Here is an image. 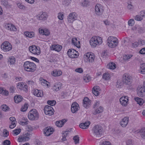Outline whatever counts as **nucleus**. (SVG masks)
<instances>
[{
	"mask_svg": "<svg viewBox=\"0 0 145 145\" xmlns=\"http://www.w3.org/2000/svg\"><path fill=\"white\" fill-rule=\"evenodd\" d=\"M17 88L20 90H22L25 92L27 91V85L23 82H19L17 86Z\"/></svg>",
	"mask_w": 145,
	"mask_h": 145,
	"instance_id": "4468645a",
	"label": "nucleus"
},
{
	"mask_svg": "<svg viewBox=\"0 0 145 145\" xmlns=\"http://www.w3.org/2000/svg\"><path fill=\"white\" fill-rule=\"evenodd\" d=\"M2 110L5 112H7L9 110L10 108L9 107L5 105H2L1 106Z\"/></svg>",
	"mask_w": 145,
	"mask_h": 145,
	"instance_id": "58836bf2",
	"label": "nucleus"
},
{
	"mask_svg": "<svg viewBox=\"0 0 145 145\" xmlns=\"http://www.w3.org/2000/svg\"><path fill=\"white\" fill-rule=\"evenodd\" d=\"M103 129L100 126L97 125L94 126L92 129V133L96 137H99L103 133Z\"/></svg>",
	"mask_w": 145,
	"mask_h": 145,
	"instance_id": "39448f33",
	"label": "nucleus"
},
{
	"mask_svg": "<svg viewBox=\"0 0 145 145\" xmlns=\"http://www.w3.org/2000/svg\"><path fill=\"white\" fill-rule=\"evenodd\" d=\"M92 92L93 94L96 96H98L99 94V91H98L92 90Z\"/></svg>",
	"mask_w": 145,
	"mask_h": 145,
	"instance_id": "774afa93",
	"label": "nucleus"
},
{
	"mask_svg": "<svg viewBox=\"0 0 145 145\" xmlns=\"http://www.w3.org/2000/svg\"><path fill=\"white\" fill-rule=\"evenodd\" d=\"M24 33L25 36H34V33L33 32L25 31Z\"/></svg>",
	"mask_w": 145,
	"mask_h": 145,
	"instance_id": "ea45409f",
	"label": "nucleus"
},
{
	"mask_svg": "<svg viewBox=\"0 0 145 145\" xmlns=\"http://www.w3.org/2000/svg\"><path fill=\"white\" fill-rule=\"evenodd\" d=\"M83 79L86 82H88L91 80V78L87 75L83 77Z\"/></svg>",
	"mask_w": 145,
	"mask_h": 145,
	"instance_id": "8fccbe9b",
	"label": "nucleus"
},
{
	"mask_svg": "<svg viewBox=\"0 0 145 145\" xmlns=\"http://www.w3.org/2000/svg\"><path fill=\"white\" fill-rule=\"evenodd\" d=\"M28 117L29 120H38L39 114L37 110L35 109L31 110L28 113Z\"/></svg>",
	"mask_w": 145,
	"mask_h": 145,
	"instance_id": "20e7f679",
	"label": "nucleus"
},
{
	"mask_svg": "<svg viewBox=\"0 0 145 145\" xmlns=\"http://www.w3.org/2000/svg\"><path fill=\"white\" fill-rule=\"evenodd\" d=\"M118 43V39L116 37H109L107 40V44L111 48L115 47Z\"/></svg>",
	"mask_w": 145,
	"mask_h": 145,
	"instance_id": "7ed1b4c3",
	"label": "nucleus"
},
{
	"mask_svg": "<svg viewBox=\"0 0 145 145\" xmlns=\"http://www.w3.org/2000/svg\"><path fill=\"white\" fill-rule=\"evenodd\" d=\"M23 119L25 120V121H21L20 122L21 123V124L22 125H25L27 124H28L27 119H26L25 120V117H23Z\"/></svg>",
	"mask_w": 145,
	"mask_h": 145,
	"instance_id": "6e6d98bb",
	"label": "nucleus"
},
{
	"mask_svg": "<svg viewBox=\"0 0 145 145\" xmlns=\"http://www.w3.org/2000/svg\"><path fill=\"white\" fill-rule=\"evenodd\" d=\"M53 129L50 127H47L44 130V133L46 136H49L52 134L54 132Z\"/></svg>",
	"mask_w": 145,
	"mask_h": 145,
	"instance_id": "f3484780",
	"label": "nucleus"
},
{
	"mask_svg": "<svg viewBox=\"0 0 145 145\" xmlns=\"http://www.w3.org/2000/svg\"><path fill=\"white\" fill-rule=\"evenodd\" d=\"M1 48L4 52H8L11 50L12 46L7 41L4 42L1 45Z\"/></svg>",
	"mask_w": 145,
	"mask_h": 145,
	"instance_id": "6e6552de",
	"label": "nucleus"
},
{
	"mask_svg": "<svg viewBox=\"0 0 145 145\" xmlns=\"http://www.w3.org/2000/svg\"><path fill=\"white\" fill-rule=\"evenodd\" d=\"M134 99L140 105H142L144 102V100L141 98L136 97L134 98Z\"/></svg>",
	"mask_w": 145,
	"mask_h": 145,
	"instance_id": "f704fd0d",
	"label": "nucleus"
},
{
	"mask_svg": "<svg viewBox=\"0 0 145 145\" xmlns=\"http://www.w3.org/2000/svg\"><path fill=\"white\" fill-rule=\"evenodd\" d=\"M140 28V26L138 25H135V27H133L132 29V30L135 32L137 33V31L138 32V29Z\"/></svg>",
	"mask_w": 145,
	"mask_h": 145,
	"instance_id": "a18cd8bd",
	"label": "nucleus"
},
{
	"mask_svg": "<svg viewBox=\"0 0 145 145\" xmlns=\"http://www.w3.org/2000/svg\"><path fill=\"white\" fill-rule=\"evenodd\" d=\"M9 61L10 62V65H13L15 62V58L14 57H11L9 59Z\"/></svg>",
	"mask_w": 145,
	"mask_h": 145,
	"instance_id": "49530a36",
	"label": "nucleus"
},
{
	"mask_svg": "<svg viewBox=\"0 0 145 145\" xmlns=\"http://www.w3.org/2000/svg\"><path fill=\"white\" fill-rule=\"evenodd\" d=\"M33 94L37 97H41L43 95V92L41 90L36 89L34 90Z\"/></svg>",
	"mask_w": 145,
	"mask_h": 145,
	"instance_id": "c85d7f7f",
	"label": "nucleus"
},
{
	"mask_svg": "<svg viewBox=\"0 0 145 145\" xmlns=\"http://www.w3.org/2000/svg\"><path fill=\"white\" fill-rule=\"evenodd\" d=\"M101 145H112L111 143L109 141H105L102 143Z\"/></svg>",
	"mask_w": 145,
	"mask_h": 145,
	"instance_id": "e2e57ef3",
	"label": "nucleus"
},
{
	"mask_svg": "<svg viewBox=\"0 0 145 145\" xmlns=\"http://www.w3.org/2000/svg\"><path fill=\"white\" fill-rule=\"evenodd\" d=\"M62 74V72L61 70H54L53 71L52 74V75L54 76H59L61 75Z\"/></svg>",
	"mask_w": 145,
	"mask_h": 145,
	"instance_id": "7c9ffc66",
	"label": "nucleus"
},
{
	"mask_svg": "<svg viewBox=\"0 0 145 145\" xmlns=\"http://www.w3.org/2000/svg\"><path fill=\"white\" fill-rule=\"evenodd\" d=\"M138 133H140L141 137L145 139V127L142 128L140 130H138Z\"/></svg>",
	"mask_w": 145,
	"mask_h": 145,
	"instance_id": "473e14b6",
	"label": "nucleus"
},
{
	"mask_svg": "<svg viewBox=\"0 0 145 145\" xmlns=\"http://www.w3.org/2000/svg\"><path fill=\"white\" fill-rule=\"evenodd\" d=\"M21 129H18L14 130L13 131L14 134H15L16 135H17L20 133L21 132Z\"/></svg>",
	"mask_w": 145,
	"mask_h": 145,
	"instance_id": "603ef678",
	"label": "nucleus"
},
{
	"mask_svg": "<svg viewBox=\"0 0 145 145\" xmlns=\"http://www.w3.org/2000/svg\"><path fill=\"white\" fill-rule=\"evenodd\" d=\"M48 16L46 13L40 12L37 16V18L38 19L44 20L47 19Z\"/></svg>",
	"mask_w": 145,
	"mask_h": 145,
	"instance_id": "6ab92c4d",
	"label": "nucleus"
},
{
	"mask_svg": "<svg viewBox=\"0 0 145 145\" xmlns=\"http://www.w3.org/2000/svg\"><path fill=\"white\" fill-rule=\"evenodd\" d=\"M79 108V105L76 102L72 103L71 107V110L73 113H75L77 111Z\"/></svg>",
	"mask_w": 145,
	"mask_h": 145,
	"instance_id": "412c9836",
	"label": "nucleus"
},
{
	"mask_svg": "<svg viewBox=\"0 0 145 145\" xmlns=\"http://www.w3.org/2000/svg\"><path fill=\"white\" fill-rule=\"evenodd\" d=\"M28 108V104L27 103H25L24 105L21 108V111L22 112L25 111Z\"/></svg>",
	"mask_w": 145,
	"mask_h": 145,
	"instance_id": "79ce46f5",
	"label": "nucleus"
},
{
	"mask_svg": "<svg viewBox=\"0 0 145 145\" xmlns=\"http://www.w3.org/2000/svg\"><path fill=\"white\" fill-rule=\"evenodd\" d=\"M39 33L46 36H48L50 34V32L49 30L46 29H42L41 28H40L39 29Z\"/></svg>",
	"mask_w": 145,
	"mask_h": 145,
	"instance_id": "a878e982",
	"label": "nucleus"
},
{
	"mask_svg": "<svg viewBox=\"0 0 145 145\" xmlns=\"http://www.w3.org/2000/svg\"><path fill=\"white\" fill-rule=\"evenodd\" d=\"M77 18L76 14L74 12H72L68 16V21L69 23H72Z\"/></svg>",
	"mask_w": 145,
	"mask_h": 145,
	"instance_id": "ddd939ff",
	"label": "nucleus"
},
{
	"mask_svg": "<svg viewBox=\"0 0 145 145\" xmlns=\"http://www.w3.org/2000/svg\"><path fill=\"white\" fill-rule=\"evenodd\" d=\"M82 5L84 7H87L89 5V2L87 1L84 0L82 2Z\"/></svg>",
	"mask_w": 145,
	"mask_h": 145,
	"instance_id": "5fc2aeb1",
	"label": "nucleus"
},
{
	"mask_svg": "<svg viewBox=\"0 0 145 145\" xmlns=\"http://www.w3.org/2000/svg\"><path fill=\"white\" fill-rule=\"evenodd\" d=\"M72 44L77 48H79L80 47V41L79 39H78L77 38L74 37L72 39Z\"/></svg>",
	"mask_w": 145,
	"mask_h": 145,
	"instance_id": "4be33fe9",
	"label": "nucleus"
},
{
	"mask_svg": "<svg viewBox=\"0 0 145 145\" xmlns=\"http://www.w3.org/2000/svg\"><path fill=\"white\" fill-rule=\"evenodd\" d=\"M64 15L61 13H59L58 14V18L60 20H62L63 19V17H64Z\"/></svg>",
	"mask_w": 145,
	"mask_h": 145,
	"instance_id": "680f3d73",
	"label": "nucleus"
},
{
	"mask_svg": "<svg viewBox=\"0 0 145 145\" xmlns=\"http://www.w3.org/2000/svg\"><path fill=\"white\" fill-rule=\"evenodd\" d=\"M140 73L142 74L145 73V63H142L140 67Z\"/></svg>",
	"mask_w": 145,
	"mask_h": 145,
	"instance_id": "4c0bfd02",
	"label": "nucleus"
},
{
	"mask_svg": "<svg viewBox=\"0 0 145 145\" xmlns=\"http://www.w3.org/2000/svg\"><path fill=\"white\" fill-rule=\"evenodd\" d=\"M49 83L46 80H45L43 79L42 80H40V83L43 86H45L46 83Z\"/></svg>",
	"mask_w": 145,
	"mask_h": 145,
	"instance_id": "13d9d810",
	"label": "nucleus"
},
{
	"mask_svg": "<svg viewBox=\"0 0 145 145\" xmlns=\"http://www.w3.org/2000/svg\"><path fill=\"white\" fill-rule=\"evenodd\" d=\"M137 93L139 96L142 97H143L145 95V89L143 86L138 87V89Z\"/></svg>",
	"mask_w": 145,
	"mask_h": 145,
	"instance_id": "aec40b11",
	"label": "nucleus"
},
{
	"mask_svg": "<svg viewBox=\"0 0 145 145\" xmlns=\"http://www.w3.org/2000/svg\"><path fill=\"white\" fill-rule=\"evenodd\" d=\"M3 133L4 137H7L9 135L8 132L6 129H4L3 131Z\"/></svg>",
	"mask_w": 145,
	"mask_h": 145,
	"instance_id": "052dcab7",
	"label": "nucleus"
},
{
	"mask_svg": "<svg viewBox=\"0 0 145 145\" xmlns=\"http://www.w3.org/2000/svg\"><path fill=\"white\" fill-rule=\"evenodd\" d=\"M51 50L57 52L60 51L62 49V46L59 44H54L50 46Z\"/></svg>",
	"mask_w": 145,
	"mask_h": 145,
	"instance_id": "5701e85b",
	"label": "nucleus"
},
{
	"mask_svg": "<svg viewBox=\"0 0 145 145\" xmlns=\"http://www.w3.org/2000/svg\"><path fill=\"white\" fill-rule=\"evenodd\" d=\"M128 101V97L126 96L121 97L120 99V103L124 106H126L127 105Z\"/></svg>",
	"mask_w": 145,
	"mask_h": 145,
	"instance_id": "2eb2a0df",
	"label": "nucleus"
},
{
	"mask_svg": "<svg viewBox=\"0 0 145 145\" xmlns=\"http://www.w3.org/2000/svg\"><path fill=\"white\" fill-rule=\"evenodd\" d=\"M103 78L105 80H108L110 78V75L108 73H105L103 75Z\"/></svg>",
	"mask_w": 145,
	"mask_h": 145,
	"instance_id": "37998d69",
	"label": "nucleus"
},
{
	"mask_svg": "<svg viewBox=\"0 0 145 145\" xmlns=\"http://www.w3.org/2000/svg\"><path fill=\"white\" fill-rule=\"evenodd\" d=\"M83 105L84 107L88 108L91 105V101L87 97H85L83 100Z\"/></svg>",
	"mask_w": 145,
	"mask_h": 145,
	"instance_id": "dca6fc26",
	"label": "nucleus"
},
{
	"mask_svg": "<svg viewBox=\"0 0 145 145\" xmlns=\"http://www.w3.org/2000/svg\"><path fill=\"white\" fill-rule=\"evenodd\" d=\"M100 101H96L94 105L93 108H96V107H99L100 106Z\"/></svg>",
	"mask_w": 145,
	"mask_h": 145,
	"instance_id": "bf43d9fd",
	"label": "nucleus"
},
{
	"mask_svg": "<svg viewBox=\"0 0 145 145\" xmlns=\"http://www.w3.org/2000/svg\"><path fill=\"white\" fill-rule=\"evenodd\" d=\"M75 71L77 72L80 73H81L83 72V70L82 68H81L76 69H75Z\"/></svg>",
	"mask_w": 145,
	"mask_h": 145,
	"instance_id": "0e129e2a",
	"label": "nucleus"
},
{
	"mask_svg": "<svg viewBox=\"0 0 145 145\" xmlns=\"http://www.w3.org/2000/svg\"><path fill=\"white\" fill-rule=\"evenodd\" d=\"M95 13L97 15L102 14L103 12V7L101 4H97L95 7Z\"/></svg>",
	"mask_w": 145,
	"mask_h": 145,
	"instance_id": "9d476101",
	"label": "nucleus"
},
{
	"mask_svg": "<svg viewBox=\"0 0 145 145\" xmlns=\"http://www.w3.org/2000/svg\"><path fill=\"white\" fill-rule=\"evenodd\" d=\"M135 23L134 20L133 19H130L128 21V24L129 26H132Z\"/></svg>",
	"mask_w": 145,
	"mask_h": 145,
	"instance_id": "de8ad7c7",
	"label": "nucleus"
},
{
	"mask_svg": "<svg viewBox=\"0 0 145 145\" xmlns=\"http://www.w3.org/2000/svg\"><path fill=\"white\" fill-rule=\"evenodd\" d=\"M44 110L46 115L51 116L54 114V110L51 106L46 105L44 107Z\"/></svg>",
	"mask_w": 145,
	"mask_h": 145,
	"instance_id": "9b49d317",
	"label": "nucleus"
},
{
	"mask_svg": "<svg viewBox=\"0 0 145 145\" xmlns=\"http://www.w3.org/2000/svg\"><path fill=\"white\" fill-rule=\"evenodd\" d=\"M90 122L89 121H87L84 123H80L79 126L80 127L83 129H86L88 128L89 125L90 124Z\"/></svg>",
	"mask_w": 145,
	"mask_h": 145,
	"instance_id": "393cba45",
	"label": "nucleus"
},
{
	"mask_svg": "<svg viewBox=\"0 0 145 145\" xmlns=\"http://www.w3.org/2000/svg\"><path fill=\"white\" fill-rule=\"evenodd\" d=\"M3 145H10V141L8 140H6L3 142Z\"/></svg>",
	"mask_w": 145,
	"mask_h": 145,
	"instance_id": "864d4df0",
	"label": "nucleus"
},
{
	"mask_svg": "<svg viewBox=\"0 0 145 145\" xmlns=\"http://www.w3.org/2000/svg\"><path fill=\"white\" fill-rule=\"evenodd\" d=\"M62 83L60 82H57L54 84L53 89L54 90L57 91L62 88Z\"/></svg>",
	"mask_w": 145,
	"mask_h": 145,
	"instance_id": "b1692460",
	"label": "nucleus"
},
{
	"mask_svg": "<svg viewBox=\"0 0 145 145\" xmlns=\"http://www.w3.org/2000/svg\"><path fill=\"white\" fill-rule=\"evenodd\" d=\"M29 50L31 53L35 55H39L40 53V47L35 45L29 46Z\"/></svg>",
	"mask_w": 145,
	"mask_h": 145,
	"instance_id": "0eeeda50",
	"label": "nucleus"
},
{
	"mask_svg": "<svg viewBox=\"0 0 145 145\" xmlns=\"http://www.w3.org/2000/svg\"><path fill=\"white\" fill-rule=\"evenodd\" d=\"M15 102L16 103H19L21 102L23 99L22 97L20 95H16L14 98Z\"/></svg>",
	"mask_w": 145,
	"mask_h": 145,
	"instance_id": "72a5a7b5",
	"label": "nucleus"
},
{
	"mask_svg": "<svg viewBox=\"0 0 145 145\" xmlns=\"http://www.w3.org/2000/svg\"><path fill=\"white\" fill-rule=\"evenodd\" d=\"M138 42L139 44H141V45H144L145 44V41L142 39H140Z\"/></svg>",
	"mask_w": 145,
	"mask_h": 145,
	"instance_id": "338daca9",
	"label": "nucleus"
},
{
	"mask_svg": "<svg viewBox=\"0 0 145 145\" xmlns=\"http://www.w3.org/2000/svg\"><path fill=\"white\" fill-rule=\"evenodd\" d=\"M67 121V119H63L61 120L57 121L56 123V125L59 127H61L63 126L64 123Z\"/></svg>",
	"mask_w": 145,
	"mask_h": 145,
	"instance_id": "bb28decb",
	"label": "nucleus"
},
{
	"mask_svg": "<svg viewBox=\"0 0 145 145\" xmlns=\"http://www.w3.org/2000/svg\"><path fill=\"white\" fill-rule=\"evenodd\" d=\"M10 120L12 122L11 125L9 126V128H10L13 129L16 126V119L14 117H11L10 118Z\"/></svg>",
	"mask_w": 145,
	"mask_h": 145,
	"instance_id": "cd10ccee",
	"label": "nucleus"
},
{
	"mask_svg": "<svg viewBox=\"0 0 145 145\" xmlns=\"http://www.w3.org/2000/svg\"><path fill=\"white\" fill-rule=\"evenodd\" d=\"M107 67L111 69H114L116 67V65L113 62L109 63L107 65Z\"/></svg>",
	"mask_w": 145,
	"mask_h": 145,
	"instance_id": "c9c22d12",
	"label": "nucleus"
},
{
	"mask_svg": "<svg viewBox=\"0 0 145 145\" xmlns=\"http://www.w3.org/2000/svg\"><path fill=\"white\" fill-rule=\"evenodd\" d=\"M132 55H124L123 56V63H124L127 61H129V59L132 57Z\"/></svg>",
	"mask_w": 145,
	"mask_h": 145,
	"instance_id": "2f4dec72",
	"label": "nucleus"
},
{
	"mask_svg": "<svg viewBox=\"0 0 145 145\" xmlns=\"http://www.w3.org/2000/svg\"><path fill=\"white\" fill-rule=\"evenodd\" d=\"M68 55L70 58H73L78 57V52L74 49H69L67 52Z\"/></svg>",
	"mask_w": 145,
	"mask_h": 145,
	"instance_id": "f8f14e48",
	"label": "nucleus"
},
{
	"mask_svg": "<svg viewBox=\"0 0 145 145\" xmlns=\"http://www.w3.org/2000/svg\"><path fill=\"white\" fill-rule=\"evenodd\" d=\"M102 42V39L101 37H92L89 41L90 44L93 47L101 44Z\"/></svg>",
	"mask_w": 145,
	"mask_h": 145,
	"instance_id": "f03ea898",
	"label": "nucleus"
},
{
	"mask_svg": "<svg viewBox=\"0 0 145 145\" xmlns=\"http://www.w3.org/2000/svg\"><path fill=\"white\" fill-rule=\"evenodd\" d=\"M73 139L74 140V142L75 144L78 143L79 142V137L78 135H76L73 138Z\"/></svg>",
	"mask_w": 145,
	"mask_h": 145,
	"instance_id": "09e8293b",
	"label": "nucleus"
},
{
	"mask_svg": "<svg viewBox=\"0 0 145 145\" xmlns=\"http://www.w3.org/2000/svg\"><path fill=\"white\" fill-rule=\"evenodd\" d=\"M94 108L95 111L93 112V114L94 115L101 113L103 111V107L101 106Z\"/></svg>",
	"mask_w": 145,
	"mask_h": 145,
	"instance_id": "c756f323",
	"label": "nucleus"
},
{
	"mask_svg": "<svg viewBox=\"0 0 145 145\" xmlns=\"http://www.w3.org/2000/svg\"><path fill=\"white\" fill-rule=\"evenodd\" d=\"M24 67L25 71L28 72H33L36 70V66L33 62L26 61L24 63Z\"/></svg>",
	"mask_w": 145,
	"mask_h": 145,
	"instance_id": "f257e3e1",
	"label": "nucleus"
},
{
	"mask_svg": "<svg viewBox=\"0 0 145 145\" xmlns=\"http://www.w3.org/2000/svg\"><path fill=\"white\" fill-rule=\"evenodd\" d=\"M122 80L123 83L126 85H129L132 81V77L129 74L126 73L123 75Z\"/></svg>",
	"mask_w": 145,
	"mask_h": 145,
	"instance_id": "423d86ee",
	"label": "nucleus"
},
{
	"mask_svg": "<svg viewBox=\"0 0 145 145\" xmlns=\"http://www.w3.org/2000/svg\"><path fill=\"white\" fill-rule=\"evenodd\" d=\"M129 121V117H126L122 119L120 122L121 125L122 127H125L127 125Z\"/></svg>",
	"mask_w": 145,
	"mask_h": 145,
	"instance_id": "a211bd4d",
	"label": "nucleus"
},
{
	"mask_svg": "<svg viewBox=\"0 0 145 145\" xmlns=\"http://www.w3.org/2000/svg\"><path fill=\"white\" fill-rule=\"evenodd\" d=\"M134 18L137 21H141L142 19V17L140 15H137L135 16Z\"/></svg>",
	"mask_w": 145,
	"mask_h": 145,
	"instance_id": "3c124183",
	"label": "nucleus"
},
{
	"mask_svg": "<svg viewBox=\"0 0 145 145\" xmlns=\"http://www.w3.org/2000/svg\"><path fill=\"white\" fill-rule=\"evenodd\" d=\"M8 29L10 30L11 31H16V27L13 25H9L7 27Z\"/></svg>",
	"mask_w": 145,
	"mask_h": 145,
	"instance_id": "a19ab883",
	"label": "nucleus"
},
{
	"mask_svg": "<svg viewBox=\"0 0 145 145\" xmlns=\"http://www.w3.org/2000/svg\"><path fill=\"white\" fill-rule=\"evenodd\" d=\"M84 58L87 62L92 63L94 62L95 57L93 53H88L84 56Z\"/></svg>",
	"mask_w": 145,
	"mask_h": 145,
	"instance_id": "1a4fd4ad",
	"label": "nucleus"
},
{
	"mask_svg": "<svg viewBox=\"0 0 145 145\" xmlns=\"http://www.w3.org/2000/svg\"><path fill=\"white\" fill-rule=\"evenodd\" d=\"M122 85V83L121 82L118 81L116 83V87L118 88H120Z\"/></svg>",
	"mask_w": 145,
	"mask_h": 145,
	"instance_id": "69168bd1",
	"label": "nucleus"
},
{
	"mask_svg": "<svg viewBox=\"0 0 145 145\" xmlns=\"http://www.w3.org/2000/svg\"><path fill=\"white\" fill-rule=\"evenodd\" d=\"M29 139V138L27 136H25L22 137H19L18 138V140L20 142L23 141H28Z\"/></svg>",
	"mask_w": 145,
	"mask_h": 145,
	"instance_id": "e433bc0d",
	"label": "nucleus"
},
{
	"mask_svg": "<svg viewBox=\"0 0 145 145\" xmlns=\"http://www.w3.org/2000/svg\"><path fill=\"white\" fill-rule=\"evenodd\" d=\"M18 7L21 9H25L26 7L21 4L18 3L17 4Z\"/></svg>",
	"mask_w": 145,
	"mask_h": 145,
	"instance_id": "4d7b16f0",
	"label": "nucleus"
},
{
	"mask_svg": "<svg viewBox=\"0 0 145 145\" xmlns=\"http://www.w3.org/2000/svg\"><path fill=\"white\" fill-rule=\"evenodd\" d=\"M56 101L55 100H48L47 101V103L48 104L51 106L54 105L56 104Z\"/></svg>",
	"mask_w": 145,
	"mask_h": 145,
	"instance_id": "c03bdc74",
	"label": "nucleus"
}]
</instances>
